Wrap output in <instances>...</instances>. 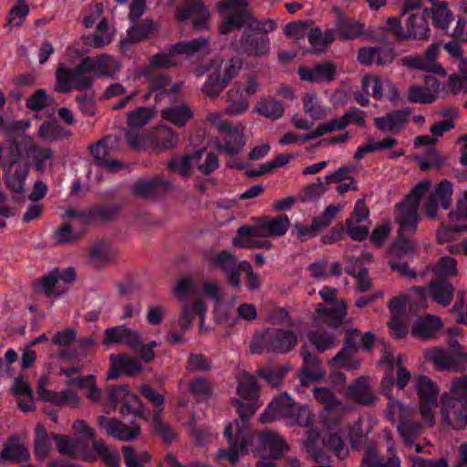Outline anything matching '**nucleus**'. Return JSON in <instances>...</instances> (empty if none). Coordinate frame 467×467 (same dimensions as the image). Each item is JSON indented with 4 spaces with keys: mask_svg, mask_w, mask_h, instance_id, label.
Wrapping results in <instances>:
<instances>
[{
    "mask_svg": "<svg viewBox=\"0 0 467 467\" xmlns=\"http://www.w3.org/2000/svg\"><path fill=\"white\" fill-rule=\"evenodd\" d=\"M425 13L431 17L434 26L443 31L448 30L449 25L452 21V15L448 8L447 3L439 2L433 5L431 8L427 9Z\"/></svg>",
    "mask_w": 467,
    "mask_h": 467,
    "instance_id": "nucleus-52",
    "label": "nucleus"
},
{
    "mask_svg": "<svg viewBox=\"0 0 467 467\" xmlns=\"http://www.w3.org/2000/svg\"><path fill=\"white\" fill-rule=\"evenodd\" d=\"M260 221L254 226H242L238 229L239 237L234 239V244L243 248L269 249L272 243L269 239H262Z\"/></svg>",
    "mask_w": 467,
    "mask_h": 467,
    "instance_id": "nucleus-24",
    "label": "nucleus"
},
{
    "mask_svg": "<svg viewBox=\"0 0 467 467\" xmlns=\"http://www.w3.org/2000/svg\"><path fill=\"white\" fill-rule=\"evenodd\" d=\"M154 117V112L150 108H138L130 112L128 117V125L130 131L127 133L128 142L135 148H143L146 146V140L143 136L134 132L148 124Z\"/></svg>",
    "mask_w": 467,
    "mask_h": 467,
    "instance_id": "nucleus-18",
    "label": "nucleus"
},
{
    "mask_svg": "<svg viewBox=\"0 0 467 467\" xmlns=\"http://www.w3.org/2000/svg\"><path fill=\"white\" fill-rule=\"evenodd\" d=\"M280 323L286 324L287 329L269 328L263 335L258 337L253 347V352H255V348L265 349L268 351L288 352L297 344V335L302 333V324L300 322H288V316L285 312L281 311ZM274 323H279L275 316L271 317Z\"/></svg>",
    "mask_w": 467,
    "mask_h": 467,
    "instance_id": "nucleus-6",
    "label": "nucleus"
},
{
    "mask_svg": "<svg viewBox=\"0 0 467 467\" xmlns=\"http://www.w3.org/2000/svg\"><path fill=\"white\" fill-rule=\"evenodd\" d=\"M428 298H430L428 288L425 289L419 286L411 287L405 294L390 301L389 307L391 314L396 316L403 315L407 309L424 307L427 306Z\"/></svg>",
    "mask_w": 467,
    "mask_h": 467,
    "instance_id": "nucleus-16",
    "label": "nucleus"
},
{
    "mask_svg": "<svg viewBox=\"0 0 467 467\" xmlns=\"http://www.w3.org/2000/svg\"><path fill=\"white\" fill-rule=\"evenodd\" d=\"M90 72L84 67V61L74 69L61 64L57 70L55 89L60 93H67L73 89H87L93 83Z\"/></svg>",
    "mask_w": 467,
    "mask_h": 467,
    "instance_id": "nucleus-12",
    "label": "nucleus"
},
{
    "mask_svg": "<svg viewBox=\"0 0 467 467\" xmlns=\"http://www.w3.org/2000/svg\"><path fill=\"white\" fill-rule=\"evenodd\" d=\"M337 36L342 40H354L365 33V26L358 20L350 19L338 13L335 22Z\"/></svg>",
    "mask_w": 467,
    "mask_h": 467,
    "instance_id": "nucleus-36",
    "label": "nucleus"
},
{
    "mask_svg": "<svg viewBox=\"0 0 467 467\" xmlns=\"http://www.w3.org/2000/svg\"><path fill=\"white\" fill-rule=\"evenodd\" d=\"M75 276V270L71 267L54 269L42 277L38 289L48 296L61 295L65 291V285L74 281Z\"/></svg>",
    "mask_w": 467,
    "mask_h": 467,
    "instance_id": "nucleus-17",
    "label": "nucleus"
},
{
    "mask_svg": "<svg viewBox=\"0 0 467 467\" xmlns=\"http://www.w3.org/2000/svg\"><path fill=\"white\" fill-rule=\"evenodd\" d=\"M451 351L441 348L429 349L426 351V358L432 361L440 369H451L456 365L459 358H467V353L463 351L462 346L453 341L451 345Z\"/></svg>",
    "mask_w": 467,
    "mask_h": 467,
    "instance_id": "nucleus-23",
    "label": "nucleus"
},
{
    "mask_svg": "<svg viewBox=\"0 0 467 467\" xmlns=\"http://www.w3.org/2000/svg\"><path fill=\"white\" fill-rule=\"evenodd\" d=\"M303 360L304 367L300 374V381L302 384H309L324 377L321 364L315 356L305 353L303 354Z\"/></svg>",
    "mask_w": 467,
    "mask_h": 467,
    "instance_id": "nucleus-47",
    "label": "nucleus"
},
{
    "mask_svg": "<svg viewBox=\"0 0 467 467\" xmlns=\"http://www.w3.org/2000/svg\"><path fill=\"white\" fill-rule=\"evenodd\" d=\"M452 195V185L448 181L441 182L433 192H431L428 202L426 203V213L431 218L437 216V208L441 205L443 209H448Z\"/></svg>",
    "mask_w": 467,
    "mask_h": 467,
    "instance_id": "nucleus-33",
    "label": "nucleus"
},
{
    "mask_svg": "<svg viewBox=\"0 0 467 467\" xmlns=\"http://www.w3.org/2000/svg\"><path fill=\"white\" fill-rule=\"evenodd\" d=\"M347 126H348L347 120H346L345 114H344L342 117H340L338 119H334L330 121L319 124L316 130H314L310 131L309 133H307L306 135H305L304 140H315L326 133L343 130Z\"/></svg>",
    "mask_w": 467,
    "mask_h": 467,
    "instance_id": "nucleus-57",
    "label": "nucleus"
},
{
    "mask_svg": "<svg viewBox=\"0 0 467 467\" xmlns=\"http://www.w3.org/2000/svg\"><path fill=\"white\" fill-rule=\"evenodd\" d=\"M66 384L82 389L87 398L91 401L95 403L100 401L101 390L98 388L94 376L70 378L66 381Z\"/></svg>",
    "mask_w": 467,
    "mask_h": 467,
    "instance_id": "nucleus-49",
    "label": "nucleus"
},
{
    "mask_svg": "<svg viewBox=\"0 0 467 467\" xmlns=\"http://www.w3.org/2000/svg\"><path fill=\"white\" fill-rule=\"evenodd\" d=\"M30 458V451L17 437L7 440L0 451V460L4 462H18Z\"/></svg>",
    "mask_w": 467,
    "mask_h": 467,
    "instance_id": "nucleus-40",
    "label": "nucleus"
},
{
    "mask_svg": "<svg viewBox=\"0 0 467 467\" xmlns=\"http://www.w3.org/2000/svg\"><path fill=\"white\" fill-rule=\"evenodd\" d=\"M388 415L392 421H398V430L407 445H412L420 432L418 423L411 421L413 410L405 407L401 402L391 400L387 409Z\"/></svg>",
    "mask_w": 467,
    "mask_h": 467,
    "instance_id": "nucleus-14",
    "label": "nucleus"
},
{
    "mask_svg": "<svg viewBox=\"0 0 467 467\" xmlns=\"http://www.w3.org/2000/svg\"><path fill=\"white\" fill-rule=\"evenodd\" d=\"M255 111L259 115L269 119H278L283 116L284 108L281 103L274 99H264L257 103Z\"/></svg>",
    "mask_w": 467,
    "mask_h": 467,
    "instance_id": "nucleus-60",
    "label": "nucleus"
},
{
    "mask_svg": "<svg viewBox=\"0 0 467 467\" xmlns=\"http://www.w3.org/2000/svg\"><path fill=\"white\" fill-rule=\"evenodd\" d=\"M23 150V160L31 157L37 171L43 172L53 164V152L26 141L18 142Z\"/></svg>",
    "mask_w": 467,
    "mask_h": 467,
    "instance_id": "nucleus-31",
    "label": "nucleus"
},
{
    "mask_svg": "<svg viewBox=\"0 0 467 467\" xmlns=\"http://www.w3.org/2000/svg\"><path fill=\"white\" fill-rule=\"evenodd\" d=\"M192 161L197 169L204 174L213 172L218 167V158L213 152L204 150L196 151L192 155Z\"/></svg>",
    "mask_w": 467,
    "mask_h": 467,
    "instance_id": "nucleus-55",
    "label": "nucleus"
},
{
    "mask_svg": "<svg viewBox=\"0 0 467 467\" xmlns=\"http://www.w3.org/2000/svg\"><path fill=\"white\" fill-rule=\"evenodd\" d=\"M242 47L252 56H263L269 50V38L266 35L252 34L242 39Z\"/></svg>",
    "mask_w": 467,
    "mask_h": 467,
    "instance_id": "nucleus-50",
    "label": "nucleus"
},
{
    "mask_svg": "<svg viewBox=\"0 0 467 467\" xmlns=\"http://www.w3.org/2000/svg\"><path fill=\"white\" fill-rule=\"evenodd\" d=\"M0 165L8 189L16 194H22L28 175V164L23 160V150L17 141L0 145Z\"/></svg>",
    "mask_w": 467,
    "mask_h": 467,
    "instance_id": "nucleus-5",
    "label": "nucleus"
},
{
    "mask_svg": "<svg viewBox=\"0 0 467 467\" xmlns=\"http://www.w3.org/2000/svg\"><path fill=\"white\" fill-rule=\"evenodd\" d=\"M301 79L308 82H330L335 77V67L332 63L327 62L314 67H304L299 69Z\"/></svg>",
    "mask_w": 467,
    "mask_h": 467,
    "instance_id": "nucleus-44",
    "label": "nucleus"
},
{
    "mask_svg": "<svg viewBox=\"0 0 467 467\" xmlns=\"http://www.w3.org/2000/svg\"><path fill=\"white\" fill-rule=\"evenodd\" d=\"M140 334L138 331L131 330L126 326H117L106 329L102 345L109 347L126 344L129 347L135 348L140 344Z\"/></svg>",
    "mask_w": 467,
    "mask_h": 467,
    "instance_id": "nucleus-27",
    "label": "nucleus"
},
{
    "mask_svg": "<svg viewBox=\"0 0 467 467\" xmlns=\"http://www.w3.org/2000/svg\"><path fill=\"white\" fill-rule=\"evenodd\" d=\"M446 93L436 79L430 78L426 80V87L411 85L408 88L407 99L411 103L430 104Z\"/></svg>",
    "mask_w": 467,
    "mask_h": 467,
    "instance_id": "nucleus-20",
    "label": "nucleus"
},
{
    "mask_svg": "<svg viewBox=\"0 0 467 467\" xmlns=\"http://www.w3.org/2000/svg\"><path fill=\"white\" fill-rule=\"evenodd\" d=\"M380 363L381 365H387L390 368L397 367V384L400 389H402L410 380V373L402 367V357L400 355H395L393 351L385 345H383Z\"/></svg>",
    "mask_w": 467,
    "mask_h": 467,
    "instance_id": "nucleus-39",
    "label": "nucleus"
},
{
    "mask_svg": "<svg viewBox=\"0 0 467 467\" xmlns=\"http://www.w3.org/2000/svg\"><path fill=\"white\" fill-rule=\"evenodd\" d=\"M178 143L176 133L169 128H163L158 131V137L152 143V149L161 151L174 148Z\"/></svg>",
    "mask_w": 467,
    "mask_h": 467,
    "instance_id": "nucleus-64",
    "label": "nucleus"
},
{
    "mask_svg": "<svg viewBox=\"0 0 467 467\" xmlns=\"http://www.w3.org/2000/svg\"><path fill=\"white\" fill-rule=\"evenodd\" d=\"M440 50V45L432 44L421 57H407L402 59V64L408 67L432 72L442 77L446 76V70L435 60Z\"/></svg>",
    "mask_w": 467,
    "mask_h": 467,
    "instance_id": "nucleus-19",
    "label": "nucleus"
},
{
    "mask_svg": "<svg viewBox=\"0 0 467 467\" xmlns=\"http://www.w3.org/2000/svg\"><path fill=\"white\" fill-rule=\"evenodd\" d=\"M277 419L285 420L289 425L308 426L310 412L306 407L296 404L286 393H283L272 401L260 420L265 423Z\"/></svg>",
    "mask_w": 467,
    "mask_h": 467,
    "instance_id": "nucleus-7",
    "label": "nucleus"
},
{
    "mask_svg": "<svg viewBox=\"0 0 467 467\" xmlns=\"http://www.w3.org/2000/svg\"><path fill=\"white\" fill-rule=\"evenodd\" d=\"M337 291L331 287H324L319 291V296L325 301L319 305L312 317L315 327L328 325L337 327L344 318L346 304L343 300L335 299Z\"/></svg>",
    "mask_w": 467,
    "mask_h": 467,
    "instance_id": "nucleus-11",
    "label": "nucleus"
},
{
    "mask_svg": "<svg viewBox=\"0 0 467 467\" xmlns=\"http://www.w3.org/2000/svg\"><path fill=\"white\" fill-rule=\"evenodd\" d=\"M431 182L424 180L419 182L403 202L399 204L395 212V219L399 223V238L395 247L401 253H408L415 248V244L404 240L405 236L415 233L420 220L418 214L419 203L431 188Z\"/></svg>",
    "mask_w": 467,
    "mask_h": 467,
    "instance_id": "nucleus-3",
    "label": "nucleus"
},
{
    "mask_svg": "<svg viewBox=\"0 0 467 467\" xmlns=\"http://www.w3.org/2000/svg\"><path fill=\"white\" fill-rule=\"evenodd\" d=\"M99 424L108 435L122 441H131L140 433V427L135 423L125 425L116 420H110L103 416L99 417Z\"/></svg>",
    "mask_w": 467,
    "mask_h": 467,
    "instance_id": "nucleus-28",
    "label": "nucleus"
},
{
    "mask_svg": "<svg viewBox=\"0 0 467 467\" xmlns=\"http://www.w3.org/2000/svg\"><path fill=\"white\" fill-rule=\"evenodd\" d=\"M114 35L115 31L109 26L105 20H102L97 26L96 34L91 38H88V44L93 47H103L111 42Z\"/></svg>",
    "mask_w": 467,
    "mask_h": 467,
    "instance_id": "nucleus-62",
    "label": "nucleus"
},
{
    "mask_svg": "<svg viewBox=\"0 0 467 467\" xmlns=\"http://www.w3.org/2000/svg\"><path fill=\"white\" fill-rule=\"evenodd\" d=\"M315 398L323 404L324 410L321 414L323 430L321 434L312 431L307 433L306 449L312 457L317 461L320 458L321 445L333 450L339 458L348 455V449L341 438L337 436L342 432L339 425V416L344 411V406L337 400L334 394L327 389H314Z\"/></svg>",
    "mask_w": 467,
    "mask_h": 467,
    "instance_id": "nucleus-2",
    "label": "nucleus"
},
{
    "mask_svg": "<svg viewBox=\"0 0 467 467\" xmlns=\"http://www.w3.org/2000/svg\"><path fill=\"white\" fill-rule=\"evenodd\" d=\"M141 394L147 398L149 400H150L153 405L156 407V410L154 411V417H153V424H154V430L161 435L163 440L165 441H171L173 438V433L171 431L170 427L165 424L164 422L159 420L158 417L161 415L162 410L159 408L163 402L164 398L158 393L156 390L152 389L149 386L145 385L142 386L140 389Z\"/></svg>",
    "mask_w": 467,
    "mask_h": 467,
    "instance_id": "nucleus-32",
    "label": "nucleus"
},
{
    "mask_svg": "<svg viewBox=\"0 0 467 467\" xmlns=\"http://www.w3.org/2000/svg\"><path fill=\"white\" fill-rule=\"evenodd\" d=\"M238 406L240 420L229 423L224 430V436L228 439L229 450H220V461H227L234 465L242 453L249 448L254 452L269 451L272 458H279L286 450L283 439L272 431L262 432L254 438L250 431L248 419L254 414L260 404L256 400L255 379L252 375L244 374L240 377L237 386Z\"/></svg>",
    "mask_w": 467,
    "mask_h": 467,
    "instance_id": "nucleus-1",
    "label": "nucleus"
},
{
    "mask_svg": "<svg viewBox=\"0 0 467 467\" xmlns=\"http://www.w3.org/2000/svg\"><path fill=\"white\" fill-rule=\"evenodd\" d=\"M238 67L234 59L224 60L221 57L210 59L204 68L207 79L202 86V92L212 99L216 98L234 78Z\"/></svg>",
    "mask_w": 467,
    "mask_h": 467,
    "instance_id": "nucleus-8",
    "label": "nucleus"
},
{
    "mask_svg": "<svg viewBox=\"0 0 467 467\" xmlns=\"http://www.w3.org/2000/svg\"><path fill=\"white\" fill-rule=\"evenodd\" d=\"M114 257V253L106 243H96L88 251V262L90 265L100 267L109 263Z\"/></svg>",
    "mask_w": 467,
    "mask_h": 467,
    "instance_id": "nucleus-54",
    "label": "nucleus"
},
{
    "mask_svg": "<svg viewBox=\"0 0 467 467\" xmlns=\"http://www.w3.org/2000/svg\"><path fill=\"white\" fill-rule=\"evenodd\" d=\"M363 461L367 467H401L400 460L396 455H392L388 462H383L374 447H368Z\"/></svg>",
    "mask_w": 467,
    "mask_h": 467,
    "instance_id": "nucleus-63",
    "label": "nucleus"
},
{
    "mask_svg": "<svg viewBox=\"0 0 467 467\" xmlns=\"http://www.w3.org/2000/svg\"><path fill=\"white\" fill-rule=\"evenodd\" d=\"M38 135L44 140L55 141L70 136V132L54 121L43 123L38 130Z\"/></svg>",
    "mask_w": 467,
    "mask_h": 467,
    "instance_id": "nucleus-59",
    "label": "nucleus"
},
{
    "mask_svg": "<svg viewBox=\"0 0 467 467\" xmlns=\"http://www.w3.org/2000/svg\"><path fill=\"white\" fill-rule=\"evenodd\" d=\"M122 452L126 467H148L151 460L150 454L143 449L123 446Z\"/></svg>",
    "mask_w": 467,
    "mask_h": 467,
    "instance_id": "nucleus-53",
    "label": "nucleus"
},
{
    "mask_svg": "<svg viewBox=\"0 0 467 467\" xmlns=\"http://www.w3.org/2000/svg\"><path fill=\"white\" fill-rule=\"evenodd\" d=\"M206 311L207 306L200 297H195L192 301L183 300L178 320L181 329L183 331L187 330L196 315H199L200 329L203 330Z\"/></svg>",
    "mask_w": 467,
    "mask_h": 467,
    "instance_id": "nucleus-25",
    "label": "nucleus"
},
{
    "mask_svg": "<svg viewBox=\"0 0 467 467\" xmlns=\"http://www.w3.org/2000/svg\"><path fill=\"white\" fill-rule=\"evenodd\" d=\"M109 358L110 368L108 372V379H114L122 375L134 376L142 369L141 364L129 356L111 354Z\"/></svg>",
    "mask_w": 467,
    "mask_h": 467,
    "instance_id": "nucleus-26",
    "label": "nucleus"
},
{
    "mask_svg": "<svg viewBox=\"0 0 467 467\" xmlns=\"http://www.w3.org/2000/svg\"><path fill=\"white\" fill-rule=\"evenodd\" d=\"M395 58V53L389 47H365L359 49L358 60L360 64L386 66Z\"/></svg>",
    "mask_w": 467,
    "mask_h": 467,
    "instance_id": "nucleus-30",
    "label": "nucleus"
},
{
    "mask_svg": "<svg viewBox=\"0 0 467 467\" xmlns=\"http://www.w3.org/2000/svg\"><path fill=\"white\" fill-rule=\"evenodd\" d=\"M289 225L290 220L285 214L261 220L262 239H268L269 236H282L287 232Z\"/></svg>",
    "mask_w": 467,
    "mask_h": 467,
    "instance_id": "nucleus-45",
    "label": "nucleus"
},
{
    "mask_svg": "<svg viewBox=\"0 0 467 467\" xmlns=\"http://www.w3.org/2000/svg\"><path fill=\"white\" fill-rule=\"evenodd\" d=\"M447 86L448 89L453 94H458L467 89V57L461 59L459 73L450 76Z\"/></svg>",
    "mask_w": 467,
    "mask_h": 467,
    "instance_id": "nucleus-56",
    "label": "nucleus"
},
{
    "mask_svg": "<svg viewBox=\"0 0 467 467\" xmlns=\"http://www.w3.org/2000/svg\"><path fill=\"white\" fill-rule=\"evenodd\" d=\"M222 22L221 35H227L234 28H240L249 16L248 3L244 0H224L217 5Z\"/></svg>",
    "mask_w": 467,
    "mask_h": 467,
    "instance_id": "nucleus-13",
    "label": "nucleus"
},
{
    "mask_svg": "<svg viewBox=\"0 0 467 467\" xmlns=\"http://www.w3.org/2000/svg\"><path fill=\"white\" fill-rule=\"evenodd\" d=\"M467 231V192L458 201L454 212L450 214V224L438 230L437 239L440 243L452 240L457 233Z\"/></svg>",
    "mask_w": 467,
    "mask_h": 467,
    "instance_id": "nucleus-15",
    "label": "nucleus"
},
{
    "mask_svg": "<svg viewBox=\"0 0 467 467\" xmlns=\"http://www.w3.org/2000/svg\"><path fill=\"white\" fill-rule=\"evenodd\" d=\"M442 326V321L435 315L419 317L411 326V335L419 339H428L433 337Z\"/></svg>",
    "mask_w": 467,
    "mask_h": 467,
    "instance_id": "nucleus-35",
    "label": "nucleus"
},
{
    "mask_svg": "<svg viewBox=\"0 0 467 467\" xmlns=\"http://www.w3.org/2000/svg\"><path fill=\"white\" fill-rule=\"evenodd\" d=\"M84 67L99 76H112L119 70L116 59L107 55L84 59Z\"/></svg>",
    "mask_w": 467,
    "mask_h": 467,
    "instance_id": "nucleus-42",
    "label": "nucleus"
},
{
    "mask_svg": "<svg viewBox=\"0 0 467 467\" xmlns=\"http://www.w3.org/2000/svg\"><path fill=\"white\" fill-rule=\"evenodd\" d=\"M208 50V39L204 37L180 42L169 50L155 55L151 59L150 67L153 68H168L181 64L190 56L204 54Z\"/></svg>",
    "mask_w": 467,
    "mask_h": 467,
    "instance_id": "nucleus-9",
    "label": "nucleus"
},
{
    "mask_svg": "<svg viewBox=\"0 0 467 467\" xmlns=\"http://www.w3.org/2000/svg\"><path fill=\"white\" fill-rule=\"evenodd\" d=\"M175 18L179 22L191 19L196 30H203L208 28L210 13L201 3L192 2L179 7Z\"/></svg>",
    "mask_w": 467,
    "mask_h": 467,
    "instance_id": "nucleus-22",
    "label": "nucleus"
},
{
    "mask_svg": "<svg viewBox=\"0 0 467 467\" xmlns=\"http://www.w3.org/2000/svg\"><path fill=\"white\" fill-rule=\"evenodd\" d=\"M426 13L409 14L405 20V38L425 39L429 37L430 26Z\"/></svg>",
    "mask_w": 467,
    "mask_h": 467,
    "instance_id": "nucleus-38",
    "label": "nucleus"
},
{
    "mask_svg": "<svg viewBox=\"0 0 467 467\" xmlns=\"http://www.w3.org/2000/svg\"><path fill=\"white\" fill-rule=\"evenodd\" d=\"M428 291L431 300L439 305L448 306L451 301L454 289L450 282L437 280L429 285Z\"/></svg>",
    "mask_w": 467,
    "mask_h": 467,
    "instance_id": "nucleus-48",
    "label": "nucleus"
},
{
    "mask_svg": "<svg viewBox=\"0 0 467 467\" xmlns=\"http://www.w3.org/2000/svg\"><path fill=\"white\" fill-rule=\"evenodd\" d=\"M115 141L116 139L114 137L109 136L97 144L90 146L91 154L100 165L109 171H115L120 167V163L118 161H109L108 159V156L111 153L109 146Z\"/></svg>",
    "mask_w": 467,
    "mask_h": 467,
    "instance_id": "nucleus-41",
    "label": "nucleus"
},
{
    "mask_svg": "<svg viewBox=\"0 0 467 467\" xmlns=\"http://www.w3.org/2000/svg\"><path fill=\"white\" fill-rule=\"evenodd\" d=\"M213 265L223 269L227 276V281L234 287L240 286V275L238 264L234 255L227 251H223L211 258Z\"/></svg>",
    "mask_w": 467,
    "mask_h": 467,
    "instance_id": "nucleus-34",
    "label": "nucleus"
},
{
    "mask_svg": "<svg viewBox=\"0 0 467 467\" xmlns=\"http://www.w3.org/2000/svg\"><path fill=\"white\" fill-rule=\"evenodd\" d=\"M409 111L397 110L374 119L375 126L383 132L399 133L408 121Z\"/></svg>",
    "mask_w": 467,
    "mask_h": 467,
    "instance_id": "nucleus-37",
    "label": "nucleus"
},
{
    "mask_svg": "<svg viewBox=\"0 0 467 467\" xmlns=\"http://www.w3.org/2000/svg\"><path fill=\"white\" fill-rule=\"evenodd\" d=\"M413 387L419 399V412L422 421L429 427L433 426L438 409L440 388L430 378L420 375L413 380Z\"/></svg>",
    "mask_w": 467,
    "mask_h": 467,
    "instance_id": "nucleus-10",
    "label": "nucleus"
},
{
    "mask_svg": "<svg viewBox=\"0 0 467 467\" xmlns=\"http://www.w3.org/2000/svg\"><path fill=\"white\" fill-rule=\"evenodd\" d=\"M47 384V377L41 378L38 381L37 393L42 400L57 406H67L71 408L79 405L81 399L77 392L70 389L54 392L46 388Z\"/></svg>",
    "mask_w": 467,
    "mask_h": 467,
    "instance_id": "nucleus-21",
    "label": "nucleus"
},
{
    "mask_svg": "<svg viewBox=\"0 0 467 467\" xmlns=\"http://www.w3.org/2000/svg\"><path fill=\"white\" fill-rule=\"evenodd\" d=\"M224 144H219L218 149L229 155L237 154L244 146L245 139L243 129L233 128L224 134Z\"/></svg>",
    "mask_w": 467,
    "mask_h": 467,
    "instance_id": "nucleus-51",
    "label": "nucleus"
},
{
    "mask_svg": "<svg viewBox=\"0 0 467 467\" xmlns=\"http://www.w3.org/2000/svg\"><path fill=\"white\" fill-rule=\"evenodd\" d=\"M157 29L155 22L151 19H145L141 23H131L127 31L126 38L121 42L122 46L126 43H136L147 39Z\"/></svg>",
    "mask_w": 467,
    "mask_h": 467,
    "instance_id": "nucleus-46",
    "label": "nucleus"
},
{
    "mask_svg": "<svg viewBox=\"0 0 467 467\" xmlns=\"http://www.w3.org/2000/svg\"><path fill=\"white\" fill-rule=\"evenodd\" d=\"M162 117L176 126H184L193 116L191 108L184 101H176L161 111Z\"/></svg>",
    "mask_w": 467,
    "mask_h": 467,
    "instance_id": "nucleus-43",
    "label": "nucleus"
},
{
    "mask_svg": "<svg viewBox=\"0 0 467 467\" xmlns=\"http://www.w3.org/2000/svg\"><path fill=\"white\" fill-rule=\"evenodd\" d=\"M54 441L58 451L62 454L77 457L88 462H94L97 461V454L83 449L82 443L76 439L57 435L55 437Z\"/></svg>",
    "mask_w": 467,
    "mask_h": 467,
    "instance_id": "nucleus-29",
    "label": "nucleus"
},
{
    "mask_svg": "<svg viewBox=\"0 0 467 467\" xmlns=\"http://www.w3.org/2000/svg\"><path fill=\"white\" fill-rule=\"evenodd\" d=\"M441 402L444 424L456 431L467 429V375L451 380L450 391L441 395Z\"/></svg>",
    "mask_w": 467,
    "mask_h": 467,
    "instance_id": "nucleus-4",
    "label": "nucleus"
},
{
    "mask_svg": "<svg viewBox=\"0 0 467 467\" xmlns=\"http://www.w3.org/2000/svg\"><path fill=\"white\" fill-rule=\"evenodd\" d=\"M304 109L311 118L317 119L326 116L327 110L314 92L306 93L303 98Z\"/></svg>",
    "mask_w": 467,
    "mask_h": 467,
    "instance_id": "nucleus-58",
    "label": "nucleus"
},
{
    "mask_svg": "<svg viewBox=\"0 0 467 467\" xmlns=\"http://www.w3.org/2000/svg\"><path fill=\"white\" fill-rule=\"evenodd\" d=\"M92 447L109 467H119L120 456L115 450L109 448L103 441L93 440Z\"/></svg>",
    "mask_w": 467,
    "mask_h": 467,
    "instance_id": "nucleus-61",
    "label": "nucleus"
}]
</instances>
